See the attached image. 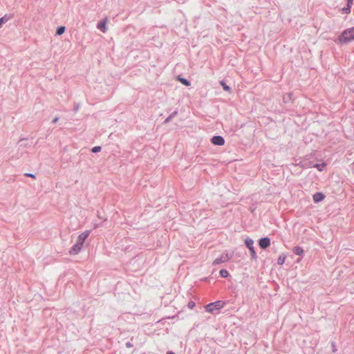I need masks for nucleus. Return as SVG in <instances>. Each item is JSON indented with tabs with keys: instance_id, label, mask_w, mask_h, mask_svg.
<instances>
[{
	"instance_id": "obj_1",
	"label": "nucleus",
	"mask_w": 354,
	"mask_h": 354,
	"mask_svg": "<svg viewBox=\"0 0 354 354\" xmlns=\"http://www.w3.org/2000/svg\"><path fill=\"white\" fill-rule=\"evenodd\" d=\"M353 41H354V27L344 30L335 40V42L339 44H344Z\"/></svg>"
},
{
	"instance_id": "obj_2",
	"label": "nucleus",
	"mask_w": 354,
	"mask_h": 354,
	"mask_svg": "<svg viewBox=\"0 0 354 354\" xmlns=\"http://www.w3.org/2000/svg\"><path fill=\"white\" fill-rule=\"evenodd\" d=\"M224 306V303L222 301H217L214 303L207 304L205 306V310L209 313H213L215 310H219Z\"/></svg>"
},
{
	"instance_id": "obj_3",
	"label": "nucleus",
	"mask_w": 354,
	"mask_h": 354,
	"mask_svg": "<svg viewBox=\"0 0 354 354\" xmlns=\"http://www.w3.org/2000/svg\"><path fill=\"white\" fill-rule=\"evenodd\" d=\"M90 232H91L89 230H86V231L83 232L82 233H81L77 236V241H76V243H77L78 245L82 246L84 243V241H85V240L89 236Z\"/></svg>"
},
{
	"instance_id": "obj_4",
	"label": "nucleus",
	"mask_w": 354,
	"mask_h": 354,
	"mask_svg": "<svg viewBox=\"0 0 354 354\" xmlns=\"http://www.w3.org/2000/svg\"><path fill=\"white\" fill-rule=\"evenodd\" d=\"M245 243L246 246L250 250L252 258L256 259L257 254H256L254 247H253V243H254L253 241L250 239H245Z\"/></svg>"
},
{
	"instance_id": "obj_5",
	"label": "nucleus",
	"mask_w": 354,
	"mask_h": 354,
	"mask_svg": "<svg viewBox=\"0 0 354 354\" xmlns=\"http://www.w3.org/2000/svg\"><path fill=\"white\" fill-rule=\"evenodd\" d=\"M259 246L263 248V249H266L268 247L270 246V240L269 238H262L259 240Z\"/></svg>"
},
{
	"instance_id": "obj_6",
	"label": "nucleus",
	"mask_w": 354,
	"mask_h": 354,
	"mask_svg": "<svg viewBox=\"0 0 354 354\" xmlns=\"http://www.w3.org/2000/svg\"><path fill=\"white\" fill-rule=\"evenodd\" d=\"M212 142L215 145L222 146L224 145L225 140L223 137L216 136L212 138Z\"/></svg>"
},
{
	"instance_id": "obj_7",
	"label": "nucleus",
	"mask_w": 354,
	"mask_h": 354,
	"mask_svg": "<svg viewBox=\"0 0 354 354\" xmlns=\"http://www.w3.org/2000/svg\"><path fill=\"white\" fill-rule=\"evenodd\" d=\"M313 198L314 202L319 203L324 199L325 196L322 192H317L313 196Z\"/></svg>"
},
{
	"instance_id": "obj_8",
	"label": "nucleus",
	"mask_w": 354,
	"mask_h": 354,
	"mask_svg": "<svg viewBox=\"0 0 354 354\" xmlns=\"http://www.w3.org/2000/svg\"><path fill=\"white\" fill-rule=\"evenodd\" d=\"M82 248V246L78 245L77 243H75L70 249V251H69L70 254H72V255L77 254V253L80 252V251L81 250Z\"/></svg>"
},
{
	"instance_id": "obj_9",
	"label": "nucleus",
	"mask_w": 354,
	"mask_h": 354,
	"mask_svg": "<svg viewBox=\"0 0 354 354\" xmlns=\"http://www.w3.org/2000/svg\"><path fill=\"white\" fill-rule=\"evenodd\" d=\"M106 21H107V19H105L103 21H100L97 26V28L101 30L103 32H105L106 31Z\"/></svg>"
},
{
	"instance_id": "obj_10",
	"label": "nucleus",
	"mask_w": 354,
	"mask_h": 354,
	"mask_svg": "<svg viewBox=\"0 0 354 354\" xmlns=\"http://www.w3.org/2000/svg\"><path fill=\"white\" fill-rule=\"evenodd\" d=\"M232 257V254H229L228 252H226V253L221 254L220 258L221 259V261H223V263H225V262H227L228 261H230Z\"/></svg>"
},
{
	"instance_id": "obj_11",
	"label": "nucleus",
	"mask_w": 354,
	"mask_h": 354,
	"mask_svg": "<svg viewBox=\"0 0 354 354\" xmlns=\"http://www.w3.org/2000/svg\"><path fill=\"white\" fill-rule=\"evenodd\" d=\"M293 252L296 255H302L304 253V250L301 247L297 246L293 248Z\"/></svg>"
},
{
	"instance_id": "obj_12",
	"label": "nucleus",
	"mask_w": 354,
	"mask_h": 354,
	"mask_svg": "<svg viewBox=\"0 0 354 354\" xmlns=\"http://www.w3.org/2000/svg\"><path fill=\"white\" fill-rule=\"evenodd\" d=\"M10 19V17L7 15H4L3 17L0 18V28L3 26V25L6 23Z\"/></svg>"
},
{
	"instance_id": "obj_13",
	"label": "nucleus",
	"mask_w": 354,
	"mask_h": 354,
	"mask_svg": "<svg viewBox=\"0 0 354 354\" xmlns=\"http://www.w3.org/2000/svg\"><path fill=\"white\" fill-rule=\"evenodd\" d=\"M286 259V257L284 254L279 256L277 259V263L280 266L283 265L285 263Z\"/></svg>"
},
{
	"instance_id": "obj_14",
	"label": "nucleus",
	"mask_w": 354,
	"mask_h": 354,
	"mask_svg": "<svg viewBox=\"0 0 354 354\" xmlns=\"http://www.w3.org/2000/svg\"><path fill=\"white\" fill-rule=\"evenodd\" d=\"M178 80L181 82L183 84H184L185 86H189L190 85V83L188 80H187L186 79L183 78V77H178Z\"/></svg>"
},
{
	"instance_id": "obj_15",
	"label": "nucleus",
	"mask_w": 354,
	"mask_h": 354,
	"mask_svg": "<svg viewBox=\"0 0 354 354\" xmlns=\"http://www.w3.org/2000/svg\"><path fill=\"white\" fill-rule=\"evenodd\" d=\"M314 167L315 168H317L319 171H322L324 169L325 167H326V164L325 163H322V164H316L314 165Z\"/></svg>"
},
{
	"instance_id": "obj_16",
	"label": "nucleus",
	"mask_w": 354,
	"mask_h": 354,
	"mask_svg": "<svg viewBox=\"0 0 354 354\" xmlns=\"http://www.w3.org/2000/svg\"><path fill=\"white\" fill-rule=\"evenodd\" d=\"M65 31V27L64 26H60L57 29V35H62Z\"/></svg>"
},
{
	"instance_id": "obj_17",
	"label": "nucleus",
	"mask_w": 354,
	"mask_h": 354,
	"mask_svg": "<svg viewBox=\"0 0 354 354\" xmlns=\"http://www.w3.org/2000/svg\"><path fill=\"white\" fill-rule=\"evenodd\" d=\"M220 274L222 277H227L229 275V272L227 270H220Z\"/></svg>"
},
{
	"instance_id": "obj_18",
	"label": "nucleus",
	"mask_w": 354,
	"mask_h": 354,
	"mask_svg": "<svg viewBox=\"0 0 354 354\" xmlns=\"http://www.w3.org/2000/svg\"><path fill=\"white\" fill-rule=\"evenodd\" d=\"M221 84L225 91H228V92L230 91V88L227 85H226L224 82L221 81Z\"/></svg>"
},
{
	"instance_id": "obj_19",
	"label": "nucleus",
	"mask_w": 354,
	"mask_h": 354,
	"mask_svg": "<svg viewBox=\"0 0 354 354\" xmlns=\"http://www.w3.org/2000/svg\"><path fill=\"white\" fill-rule=\"evenodd\" d=\"M222 263H223V261H221V259L219 257V258H216V259H214L212 264L217 265V264Z\"/></svg>"
},
{
	"instance_id": "obj_20",
	"label": "nucleus",
	"mask_w": 354,
	"mask_h": 354,
	"mask_svg": "<svg viewBox=\"0 0 354 354\" xmlns=\"http://www.w3.org/2000/svg\"><path fill=\"white\" fill-rule=\"evenodd\" d=\"M342 12H343L344 13H346V14H348V13H350V12H351V7H348V6H347V7H346V8H344L342 9Z\"/></svg>"
},
{
	"instance_id": "obj_21",
	"label": "nucleus",
	"mask_w": 354,
	"mask_h": 354,
	"mask_svg": "<svg viewBox=\"0 0 354 354\" xmlns=\"http://www.w3.org/2000/svg\"><path fill=\"white\" fill-rule=\"evenodd\" d=\"M187 306L190 309H193L195 306V303L193 301H189Z\"/></svg>"
},
{
	"instance_id": "obj_22",
	"label": "nucleus",
	"mask_w": 354,
	"mask_h": 354,
	"mask_svg": "<svg viewBox=\"0 0 354 354\" xmlns=\"http://www.w3.org/2000/svg\"><path fill=\"white\" fill-rule=\"evenodd\" d=\"M100 150H101V147H99V146H97V147H93V148L92 149V151H93V153L99 152V151H100Z\"/></svg>"
},
{
	"instance_id": "obj_23",
	"label": "nucleus",
	"mask_w": 354,
	"mask_h": 354,
	"mask_svg": "<svg viewBox=\"0 0 354 354\" xmlns=\"http://www.w3.org/2000/svg\"><path fill=\"white\" fill-rule=\"evenodd\" d=\"M26 176H28V177H30L33 179H35V176L34 174H25Z\"/></svg>"
},
{
	"instance_id": "obj_24",
	"label": "nucleus",
	"mask_w": 354,
	"mask_h": 354,
	"mask_svg": "<svg viewBox=\"0 0 354 354\" xmlns=\"http://www.w3.org/2000/svg\"><path fill=\"white\" fill-rule=\"evenodd\" d=\"M347 6L348 7H351L352 4H353V0H347Z\"/></svg>"
},
{
	"instance_id": "obj_25",
	"label": "nucleus",
	"mask_w": 354,
	"mask_h": 354,
	"mask_svg": "<svg viewBox=\"0 0 354 354\" xmlns=\"http://www.w3.org/2000/svg\"><path fill=\"white\" fill-rule=\"evenodd\" d=\"M167 354H175V353L174 352H172V351H169V352H167Z\"/></svg>"
},
{
	"instance_id": "obj_26",
	"label": "nucleus",
	"mask_w": 354,
	"mask_h": 354,
	"mask_svg": "<svg viewBox=\"0 0 354 354\" xmlns=\"http://www.w3.org/2000/svg\"><path fill=\"white\" fill-rule=\"evenodd\" d=\"M57 121V118H55V119L53 120V122H56Z\"/></svg>"
}]
</instances>
